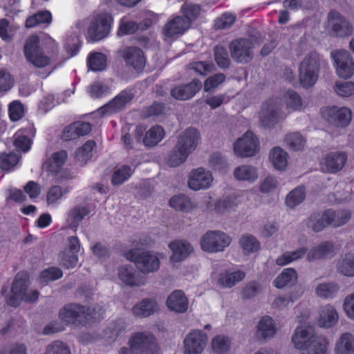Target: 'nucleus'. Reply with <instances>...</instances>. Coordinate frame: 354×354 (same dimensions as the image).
Instances as JSON below:
<instances>
[{"mask_svg": "<svg viewBox=\"0 0 354 354\" xmlns=\"http://www.w3.org/2000/svg\"><path fill=\"white\" fill-rule=\"evenodd\" d=\"M29 275L26 272H18L11 284L10 292L6 297L8 305L19 306L21 302L33 303L39 297V292L30 288Z\"/></svg>", "mask_w": 354, "mask_h": 354, "instance_id": "f257e3e1", "label": "nucleus"}, {"mask_svg": "<svg viewBox=\"0 0 354 354\" xmlns=\"http://www.w3.org/2000/svg\"><path fill=\"white\" fill-rule=\"evenodd\" d=\"M327 66L324 57L316 51L305 55L299 66V76L304 87L314 85L318 80L321 68Z\"/></svg>", "mask_w": 354, "mask_h": 354, "instance_id": "f03ea898", "label": "nucleus"}, {"mask_svg": "<svg viewBox=\"0 0 354 354\" xmlns=\"http://www.w3.org/2000/svg\"><path fill=\"white\" fill-rule=\"evenodd\" d=\"M59 318L62 323L51 322L44 329V334L48 335L62 331L64 325L68 324L81 323L86 318V308L78 304H69L61 309Z\"/></svg>", "mask_w": 354, "mask_h": 354, "instance_id": "7ed1b4c3", "label": "nucleus"}, {"mask_svg": "<svg viewBox=\"0 0 354 354\" xmlns=\"http://www.w3.org/2000/svg\"><path fill=\"white\" fill-rule=\"evenodd\" d=\"M287 115L282 109L281 100L271 98L266 100L261 106L258 113L261 124L266 128L273 127Z\"/></svg>", "mask_w": 354, "mask_h": 354, "instance_id": "20e7f679", "label": "nucleus"}, {"mask_svg": "<svg viewBox=\"0 0 354 354\" xmlns=\"http://www.w3.org/2000/svg\"><path fill=\"white\" fill-rule=\"evenodd\" d=\"M232 243V237L221 230H208L200 239L203 251L214 254L223 252Z\"/></svg>", "mask_w": 354, "mask_h": 354, "instance_id": "39448f33", "label": "nucleus"}, {"mask_svg": "<svg viewBox=\"0 0 354 354\" xmlns=\"http://www.w3.org/2000/svg\"><path fill=\"white\" fill-rule=\"evenodd\" d=\"M160 254L152 251L138 252L131 250L125 254L127 260L136 263L142 274L157 271L160 268Z\"/></svg>", "mask_w": 354, "mask_h": 354, "instance_id": "423d86ee", "label": "nucleus"}, {"mask_svg": "<svg viewBox=\"0 0 354 354\" xmlns=\"http://www.w3.org/2000/svg\"><path fill=\"white\" fill-rule=\"evenodd\" d=\"M260 41L254 38H240L232 40L229 44L231 57L236 62L245 64L253 58V49Z\"/></svg>", "mask_w": 354, "mask_h": 354, "instance_id": "0eeeda50", "label": "nucleus"}, {"mask_svg": "<svg viewBox=\"0 0 354 354\" xmlns=\"http://www.w3.org/2000/svg\"><path fill=\"white\" fill-rule=\"evenodd\" d=\"M113 17L108 12L94 15L87 28V37L92 41H100L110 32Z\"/></svg>", "mask_w": 354, "mask_h": 354, "instance_id": "6e6552de", "label": "nucleus"}, {"mask_svg": "<svg viewBox=\"0 0 354 354\" xmlns=\"http://www.w3.org/2000/svg\"><path fill=\"white\" fill-rule=\"evenodd\" d=\"M330 58L339 77L348 79L354 75V60L348 51L342 49L332 50Z\"/></svg>", "mask_w": 354, "mask_h": 354, "instance_id": "1a4fd4ad", "label": "nucleus"}, {"mask_svg": "<svg viewBox=\"0 0 354 354\" xmlns=\"http://www.w3.org/2000/svg\"><path fill=\"white\" fill-rule=\"evenodd\" d=\"M66 158V152L62 150L53 153L46 162L45 167L48 176L55 182H62L69 178V174L62 168Z\"/></svg>", "mask_w": 354, "mask_h": 354, "instance_id": "9d476101", "label": "nucleus"}, {"mask_svg": "<svg viewBox=\"0 0 354 354\" xmlns=\"http://www.w3.org/2000/svg\"><path fill=\"white\" fill-rule=\"evenodd\" d=\"M212 173L200 167L190 171L187 178L188 187L195 192L210 189L214 183Z\"/></svg>", "mask_w": 354, "mask_h": 354, "instance_id": "9b49d317", "label": "nucleus"}, {"mask_svg": "<svg viewBox=\"0 0 354 354\" xmlns=\"http://www.w3.org/2000/svg\"><path fill=\"white\" fill-rule=\"evenodd\" d=\"M208 337L201 330H192L183 342V354H202L207 346Z\"/></svg>", "mask_w": 354, "mask_h": 354, "instance_id": "f8f14e48", "label": "nucleus"}, {"mask_svg": "<svg viewBox=\"0 0 354 354\" xmlns=\"http://www.w3.org/2000/svg\"><path fill=\"white\" fill-rule=\"evenodd\" d=\"M259 149V140L250 131H246L234 143V153L241 158L253 156L258 152Z\"/></svg>", "mask_w": 354, "mask_h": 354, "instance_id": "ddd939ff", "label": "nucleus"}, {"mask_svg": "<svg viewBox=\"0 0 354 354\" xmlns=\"http://www.w3.org/2000/svg\"><path fill=\"white\" fill-rule=\"evenodd\" d=\"M326 339L317 335L310 327H297L292 337V342L297 350H304L316 344V341Z\"/></svg>", "mask_w": 354, "mask_h": 354, "instance_id": "4468645a", "label": "nucleus"}, {"mask_svg": "<svg viewBox=\"0 0 354 354\" xmlns=\"http://www.w3.org/2000/svg\"><path fill=\"white\" fill-rule=\"evenodd\" d=\"M39 39L37 36L30 37L25 45L24 53L26 59L32 65L38 68L45 67L49 64L50 59L44 55L39 46Z\"/></svg>", "mask_w": 354, "mask_h": 354, "instance_id": "2eb2a0df", "label": "nucleus"}, {"mask_svg": "<svg viewBox=\"0 0 354 354\" xmlns=\"http://www.w3.org/2000/svg\"><path fill=\"white\" fill-rule=\"evenodd\" d=\"M322 117L337 126H347L351 120V111L346 107L326 106L320 110Z\"/></svg>", "mask_w": 354, "mask_h": 354, "instance_id": "dca6fc26", "label": "nucleus"}, {"mask_svg": "<svg viewBox=\"0 0 354 354\" xmlns=\"http://www.w3.org/2000/svg\"><path fill=\"white\" fill-rule=\"evenodd\" d=\"M212 197L210 196L204 198V203L206 205V209L214 211L218 214H225L235 210L241 203L239 197L236 195H231L223 198L217 199L214 203V207L212 208L210 205Z\"/></svg>", "mask_w": 354, "mask_h": 354, "instance_id": "f3484780", "label": "nucleus"}, {"mask_svg": "<svg viewBox=\"0 0 354 354\" xmlns=\"http://www.w3.org/2000/svg\"><path fill=\"white\" fill-rule=\"evenodd\" d=\"M255 330L256 339L264 344L274 338L277 332V327L272 317L264 315L257 322Z\"/></svg>", "mask_w": 354, "mask_h": 354, "instance_id": "a211bd4d", "label": "nucleus"}, {"mask_svg": "<svg viewBox=\"0 0 354 354\" xmlns=\"http://www.w3.org/2000/svg\"><path fill=\"white\" fill-rule=\"evenodd\" d=\"M190 26L189 21L186 20L182 16H175L165 24L162 28V34L165 40L175 39L179 35H183Z\"/></svg>", "mask_w": 354, "mask_h": 354, "instance_id": "6ab92c4d", "label": "nucleus"}, {"mask_svg": "<svg viewBox=\"0 0 354 354\" xmlns=\"http://www.w3.org/2000/svg\"><path fill=\"white\" fill-rule=\"evenodd\" d=\"M328 19V28L334 35L344 37L352 34V25L339 12L335 11L330 12Z\"/></svg>", "mask_w": 354, "mask_h": 354, "instance_id": "aec40b11", "label": "nucleus"}, {"mask_svg": "<svg viewBox=\"0 0 354 354\" xmlns=\"http://www.w3.org/2000/svg\"><path fill=\"white\" fill-rule=\"evenodd\" d=\"M346 160L347 156L344 152H330L322 158L320 168L323 171L335 174L343 169Z\"/></svg>", "mask_w": 354, "mask_h": 354, "instance_id": "412c9836", "label": "nucleus"}, {"mask_svg": "<svg viewBox=\"0 0 354 354\" xmlns=\"http://www.w3.org/2000/svg\"><path fill=\"white\" fill-rule=\"evenodd\" d=\"M118 279L125 286L133 288L147 283L146 277L131 266H123L118 269Z\"/></svg>", "mask_w": 354, "mask_h": 354, "instance_id": "4be33fe9", "label": "nucleus"}, {"mask_svg": "<svg viewBox=\"0 0 354 354\" xmlns=\"http://www.w3.org/2000/svg\"><path fill=\"white\" fill-rule=\"evenodd\" d=\"M338 321L339 314L334 306L326 304L319 308L316 322L319 327L331 328L337 324Z\"/></svg>", "mask_w": 354, "mask_h": 354, "instance_id": "5701e85b", "label": "nucleus"}, {"mask_svg": "<svg viewBox=\"0 0 354 354\" xmlns=\"http://www.w3.org/2000/svg\"><path fill=\"white\" fill-rule=\"evenodd\" d=\"M168 247L171 252L169 261L172 263L182 262L194 251L193 247L188 241L181 239L170 242Z\"/></svg>", "mask_w": 354, "mask_h": 354, "instance_id": "b1692460", "label": "nucleus"}, {"mask_svg": "<svg viewBox=\"0 0 354 354\" xmlns=\"http://www.w3.org/2000/svg\"><path fill=\"white\" fill-rule=\"evenodd\" d=\"M200 139L201 135L198 131L195 128L189 127L178 135L176 144L191 154L197 148Z\"/></svg>", "mask_w": 354, "mask_h": 354, "instance_id": "393cba45", "label": "nucleus"}, {"mask_svg": "<svg viewBox=\"0 0 354 354\" xmlns=\"http://www.w3.org/2000/svg\"><path fill=\"white\" fill-rule=\"evenodd\" d=\"M202 88L201 81L194 80L185 84H180L171 88V96L178 100H188L192 98Z\"/></svg>", "mask_w": 354, "mask_h": 354, "instance_id": "a878e982", "label": "nucleus"}, {"mask_svg": "<svg viewBox=\"0 0 354 354\" xmlns=\"http://www.w3.org/2000/svg\"><path fill=\"white\" fill-rule=\"evenodd\" d=\"M137 337V347L141 354H158L159 349L155 337L148 333H136L130 339Z\"/></svg>", "mask_w": 354, "mask_h": 354, "instance_id": "bb28decb", "label": "nucleus"}, {"mask_svg": "<svg viewBox=\"0 0 354 354\" xmlns=\"http://www.w3.org/2000/svg\"><path fill=\"white\" fill-rule=\"evenodd\" d=\"M133 98L132 93L123 91L113 100L100 109V112L104 114H112L123 109Z\"/></svg>", "mask_w": 354, "mask_h": 354, "instance_id": "cd10ccee", "label": "nucleus"}, {"mask_svg": "<svg viewBox=\"0 0 354 354\" xmlns=\"http://www.w3.org/2000/svg\"><path fill=\"white\" fill-rule=\"evenodd\" d=\"M123 58L127 64L134 69L140 71L145 66V59L142 50L136 47H128L124 49Z\"/></svg>", "mask_w": 354, "mask_h": 354, "instance_id": "c85d7f7f", "label": "nucleus"}, {"mask_svg": "<svg viewBox=\"0 0 354 354\" xmlns=\"http://www.w3.org/2000/svg\"><path fill=\"white\" fill-rule=\"evenodd\" d=\"M334 354H354V334L351 332L342 333L337 338Z\"/></svg>", "mask_w": 354, "mask_h": 354, "instance_id": "c756f323", "label": "nucleus"}, {"mask_svg": "<svg viewBox=\"0 0 354 354\" xmlns=\"http://www.w3.org/2000/svg\"><path fill=\"white\" fill-rule=\"evenodd\" d=\"M168 308L178 313H183L188 308V299L184 292L181 290L172 292L167 299Z\"/></svg>", "mask_w": 354, "mask_h": 354, "instance_id": "7c9ffc66", "label": "nucleus"}, {"mask_svg": "<svg viewBox=\"0 0 354 354\" xmlns=\"http://www.w3.org/2000/svg\"><path fill=\"white\" fill-rule=\"evenodd\" d=\"M233 175L236 180L248 183H254L259 178L257 168L247 164L235 167L233 171Z\"/></svg>", "mask_w": 354, "mask_h": 354, "instance_id": "2f4dec72", "label": "nucleus"}, {"mask_svg": "<svg viewBox=\"0 0 354 354\" xmlns=\"http://www.w3.org/2000/svg\"><path fill=\"white\" fill-rule=\"evenodd\" d=\"M335 253L334 244L330 241L320 243L312 248L307 254V261L311 262L324 257L332 256Z\"/></svg>", "mask_w": 354, "mask_h": 354, "instance_id": "473e14b6", "label": "nucleus"}, {"mask_svg": "<svg viewBox=\"0 0 354 354\" xmlns=\"http://www.w3.org/2000/svg\"><path fill=\"white\" fill-rule=\"evenodd\" d=\"M159 309L156 300L153 299H144L134 305L131 309L132 313L138 317H147Z\"/></svg>", "mask_w": 354, "mask_h": 354, "instance_id": "72a5a7b5", "label": "nucleus"}, {"mask_svg": "<svg viewBox=\"0 0 354 354\" xmlns=\"http://www.w3.org/2000/svg\"><path fill=\"white\" fill-rule=\"evenodd\" d=\"M351 212L348 209L335 211L332 209L325 210V218L328 225L339 227L345 225L351 218Z\"/></svg>", "mask_w": 354, "mask_h": 354, "instance_id": "f704fd0d", "label": "nucleus"}, {"mask_svg": "<svg viewBox=\"0 0 354 354\" xmlns=\"http://www.w3.org/2000/svg\"><path fill=\"white\" fill-rule=\"evenodd\" d=\"M298 281V274L297 271L292 268H287L282 270L281 274L273 281V286L282 289L285 287L294 286Z\"/></svg>", "mask_w": 354, "mask_h": 354, "instance_id": "c9c22d12", "label": "nucleus"}, {"mask_svg": "<svg viewBox=\"0 0 354 354\" xmlns=\"http://www.w3.org/2000/svg\"><path fill=\"white\" fill-rule=\"evenodd\" d=\"M245 278V272L238 270L234 271L225 270L220 273L218 283L226 288H230Z\"/></svg>", "mask_w": 354, "mask_h": 354, "instance_id": "e433bc0d", "label": "nucleus"}, {"mask_svg": "<svg viewBox=\"0 0 354 354\" xmlns=\"http://www.w3.org/2000/svg\"><path fill=\"white\" fill-rule=\"evenodd\" d=\"M288 153L280 147L272 148L269 153V160L274 169L285 171L288 162Z\"/></svg>", "mask_w": 354, "mask_h": 354, "instance_id": "4c0bfd02", "label": "nucleus"}, {"mask_svg": "<svg viewBox=\"0 0 354 354\" xmlns=\"http://www.w3.org/2000/svg\"><path fill=\"white\" fill-rule=\"evenodd\" d=\"M337 271L347 277H354V252L341 256L337 264Z\"/></svg>", "mask_w": 354, "mask_h": 354, "instance_id": "58836bf2", "label": "nucleus"}, {"mask_svg": "<svg viewBox=\"0 0 354 354\" xmlns=\"http://www.w3.org/2000/svg\"><path fill=\"white\" fill-rule=\"evenodd\" d=\"M239 244L244 255L256 253L261 248V243L258 239L250 234H243L239 240Z\"/></svg>", "mask_w": 354, "mask_h": 354, "instance_id": "ea45409f", "label": "nucleus"}, {"mask_svg": "<svg viewBox=\"0 0 354 354\" xmlns=\"http://www.w3.org/2000/svg\"><path fill=\"white\" fill-rule=\"evenodd\" d=\"M169 203L171 208L185 212H189L196 207L192 200L183 194L171 197Z\"/></svg>", "mask_w": 354, "mask_h": 354, "instance_id": "a19ab883", "label": "nucleus"}, {"mask_svg": "<svg viewBox=\"0 0 354 354\" xmlns=\"http://www.w3.org/2000/svg\"><path fill=\"white\" fill-rule=\"evenodd\" d=\"M90 212L88 207L84 205H76L71 208L67 214V222L71 226H77L79 223Z\"/></svg>", "mask_w": 354, "mask_h": 354, "instance_id": "79ce46f5", "label": "nucleus"}, {"mask_svg": "<svg viewBox=\"0 0 354 354\" xmlns=\"http://www.w3.org/2000/svg\"><path fill=\"white\" fill-rule=\"evenodd\" d=\"M282 104H286L287 115L293 111H300L302 109V101L300 96L293 91H288L283 96Z\"/></svg>", "mask_w": 354, "mask_h": 354, "instance_id": "37998d69", "label": "nucleus"}, {"mask_svg": "<svg viewBox=\"0 0 354 354\" xmlns=\"http://www.w3.org/2000/svg\"><path fill=\"white\" fill-rule=\"evenodd\" d=\"M306 143V138L299 132L289 133L284 138L285 145L292 151H301Z\"/></svg>", "mask_w": 354, "mask_h": 354, "instance_id": "c03bdc74", "label": "nucleus"}, {"mask_svg": "<svg viewBox=\"0 0 354 354\" xmlns=\"http://www.w3.org/2000/svg\"><path fill=\"white\" fill-rule=\"evenodd\" d=\"M164 137V129L162 127L156 125L147 131L143 139V143L147 147H153L160 142Z\"/></svg>", "mask_w": 354, "mask_h": 354, "instance_id": "a18cd8bd", "label": "nucleus"}, {"mask_svg": "<svg viewBox=\"0 0 354 354\" xmlns=\"http://www.w3.org/2000/svg\"><path fill=\"white\" fill-rule=\"evenodd\" d=\"M51 21L52 15L49 11H39L26 19V27L30 28L41 24L49 25Z\"/></svg>", "mask_w": 354, "mask_h": 354, "instance_id": "49530a36", "label": "nucleus"}, {"mask_svg": "<svg viewBox=\"0 0 354 354\" xmlns=\"http://www.w3.org/2000/svg\"><path fill=\"white\" fill-rule=\"evenodd\" d=\"M339 289L336 283H322L317 286L315 293L318 297L323 299H330L335 296Z\"/></svg>", "mask_w": 354, "mask_h": 354, "instance_id": "de8ad7c7", "label": "nucleus"}, {"mask_svg": "<svg viewBox=\"0 0 354 354\" xmlns=\"http://www.w3.org/2000/svg\"><path fill=\"white\" fill-rule=\"evenodd\" d=\"M127 328L126 322L122 319H118L113 322L104 332V337L109 341L113 342L123 333Z\"/></svg>", "mask_w": 354, "mask_h": 354, "instance_id": "09e8293b", "label": "nucleus"}, {"mask_svg": "<svg viewBox=\"0 0 354 354\" xmlns=\"http://www.w3.org/2000/svg\"><path fill=\"white\" fill-rule=\"evenodd\" d=\"M306 226L315 232L322 231L327 225L328 222L325 218V211L322 214H311L306 221Z\"/></svg>", "mask_w": 354, "mask_h": 354, "instance_id": "8fccbe9b", "label": "nucleus"}, {"mask_svg": "<svg viewBox=\"0 0 354 354\" xmlns=\"http://www.w3.org/2000/svg\"><path fill=\"white\" fill-rule=\"evenodd\" d=\"M189 155V153L176 144L168 155L167 161L170 166L177 167L185 162Z\"/></svg>", "mask_w": 354, "mask_h": 354, "instance_id": "3c124183", "label": "nucleus"}, {"mask_svg": "<svg viewBox=\"0 0 354 354\" xmlns=\"http://www.w3.org/2000/svg\"><path fill=\"white\" fill-rule=\"evenodd\" d=\"M306 197L304 187L299 186L292 190L286 198V205L292 209L300 204Z\"/></svg>", "mask_w": 354, "mask_h": 354, "instance_id": "603ef678", "label": "nucleus"}, {"mask_svg": "<svg viewBox=\"0 0 354 354\" xmlns=\"http://www.w3.org/2000/svg\"><path fill=\"white\" fill-rule=\"evenodd\" d=\"M88 66L93 71H103L106 66V58L102 53H92L88 57Z\"/></svg>", "mask_w": 354, "mask_h": 354, "instance_id": "864d4df0", "label": "nucleus"}, {"mask_svg": "<svg viewBox=\"0 0 354 354\" xmlns=\"http://www.w3.org/2000/svg\"><path fill=\"white\" fill-rule=\"evenodd\" d=\"M231 342L227 337L218 335L212 340V347L216 354H226L230 348Z\"/></svg>", "mask_w": 354, "mask_h": 354, "instance_id": "5fc2aeb1", "label": "nucleus"}, {"mask_svg": "<svg viewBox=\"0 0 354 354\" xmlns=\"http://www.w3.org/2000/svg\"><path fill=\"white\" fill-rule=\"evenodd\" d=\"M133 174V169L127 165L116 169L112 176V183L119 185L127 180Z\"/></svg>", "mask_w": 354, "mask_h": 354, "instance_id": "6e6d98bb", "label": "nucleus"}, {"mask_svg": "<svg viewBox=\"0 0 354 354\" xmlns=\"http://www.w3.org/2000/svg\"><path fill=\"white\" fill-rule=\"evenodd\" d=\"M95 144L93 141H87L75 153V158L80 164L86 163L92 156V151Z\"/></svg>", "mask_w": 354, "mask_h": 354, "instance_id": "4d7b16f0", "label": "nucleus"}, {"mask_svg": "<svg viewBox=\"0 0 354 354\" xmlns=\"http://www.w3.org/2000/svg\"><path fill=\"white\" fill-rule=\"evenodd\" d=\"M181 12L185 16L186 20L192 22L197 19L201 13V7L198 4L191 2H185L180 8Z\"/></svg>", "mask_w": 354, "mask_h": 354, "instance_id": "13d9d810", "label": "nucleus"}, {"mask_svg": "<svg viewBox=\"0 0 354 354\" xmlns=\"http://www.w3.org/2000/svg\"><path fill=\"white\" fill-rule=\"evenodd\" d=\"M279 185V183L276 177L268 176L260 182L259 189L262 194H271L278 189Z\"/></svg>", "mask_w": 354, "mask_h": 354, "instance_id": "bf43d9fd", "label": "nucleus"}, {"mask_svg": "<svg viewBox=\"0 0 354 354\" xmlns=\"http://www.w3.org/2000/svg\"><path fill=\"white\" fill-rule=\"evenodd\" d=\"M43 354H71V351L66 343L57 340L49 344Z\"/></svg>", "mask_w": 354, "mask_h": 354, "instance_id": "052dcab7", "label": "nucleus"}, {"mask_svg": "<svg viewBox=\"0 0 354 354\" xmlns=\"http://www.w3.org/2000/svg\"><path fill=\"white\" fill-rule=\"evenodd\" d=\"M236 17L230 12H225L214 20V27L216 29H227L235 22Z\"/></svg>", "mask_w": 354, "mask_h": 354, "instance_id": "680f3d73", "label": "nucleus"}, {"mask_svg": "<svg viewBox=\"0 0 354 354\" xmlns=\"http://www.w3.org/2000/svg\"><path fill=\"white\" fill-rule=\"evenodd\" d=\"M138 28L139 26L136 23L129 20L127 16H124L120 19L118 33L119 35L133 34Z\"/></svg>", "mask_w": 354, "mask_h": 354, "instance_id": "e2e57ef3", "label": "nucleus"}, {"mask_svg": "<svg viewBox=\"0 0 354 354\" xmlns=\"http://www.w3.org/2000/svg\"><path fill=\"white\" fill-rule=\"evenodd\" d=\"M63 275L62 270L55 267H51L48 269L44 270L39 275L40 282L48 283L49 281L57 280Z\"/></svg>", "mask_w": 354, "mask_h": 354, "instance_id": "0e129e2a", "label": "nucleus"}, {"mask_svg": "<svg viewBox=\"0 0 354 354\" xmlns=\"http://www.w3.org/2000/svg\"><path fill=\"white\" fill-rule=\"evenodd\" d=\"M19 159V156L15 153H1L0 155V168L8 171L17 164Z\"/></svg>", "mask_w": 354, "mask_h": 354, "instance_id": "69168bd1", "label": "nucleus"}, {"mask_svg": "<svg viewBox=\"0 0 354 354\" xmlns=\"http://www.w3.org/2000/svg\"><path fill=\"white\" fill-rule=\"evenodd\" d=\"M329 342L327 339L316 341V344L304 350H300L299 354H326Z\"/></svg>", "mask_w": 354, "mask_h": 354, "instance_id": "338daca9", "label": "nucleus"}, {"mask_svg": "<svg viewBox=\"0 0 354 354\" xmlns=\"http://www.w3.org/2000/svg\"><path fill=\"white\" fill-rule=\"evenodd\" d=\"M342 308L346 317L354 322V292L344 297L342 303Z\"/></svg>", "mask_w": 354, "mask_h": 354, "instance_id": "774afa93", "label": "nucleus"}]
</instances>
